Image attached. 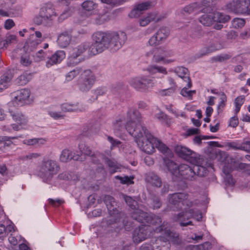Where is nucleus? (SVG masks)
<instances>
[{
	"label": "nucleus",
	"instance_id": "53",
	"mask_svg": "<svg viewBox=\"0 0 250 250\" xmlns=\"http://www.w3.org/2000/svg\"><path fill=\"white\" fill-rule=\"evenodd\" d=\"M48 201L50 205L54 207H59L64 202L63 200L60 199H53L52 198H49Z\"/></svg>",
	"mask_w": 250,
	"mask_h": 250
},
{
	"label": "nucleus",
	"instance_id": "62",
	"mask_svg": "<svg viewBox=\"0 0 250 250\" xmlns=\"http://www.w3.org/2000/svg\"><path fill=\"white\" fill-rule=\"evenodd\" d=\"M70 174L69 172L65 171L58 175V178L60 180H68L70 178Z\"/></svg>",
	"mask_w": 250,
	"mask_h": 250
},
{
	"label": "nucleus",
	"instance_id": "10",
	"mask_svg": "<svg viewBox=\"0 0 250 250\" xmlns=\"http://www.w3.org/2000/svg\"><path fill=\"white\" fill-rule=\"evenodd\" d=\"M57 16V14L53 5L50 3H47L41 7L39 17H36L35 22L40 25L43 21H53Z\"/></svg>",
	"mask_w": 250,
	"mask_h": 250
},
{
	"label": "nucleus",
	"instance_id": "15",
	"mask_svg": "<svg viewBox=\"0 0 250 250\" xmlns=\"http://www.w3.org/2000/svg\"><path fill=\"white\" fill-rule=\"evenodd\" d=\"M155 53L152 58V61L159 63L163 62L164 64L169 63L173 62L172 60H167L166 58L170 57L172 53L162 48H157L154 50Z\"/></svg>",
	"mask_w": 250,
	"mask_h": 250
},
{
	"label": "nucleus",
	"instance_id": "25",
	"mask_svg": "<svg viewBox=\"0 0 250 250\" xmlns=\"http://www.w3.org/2000/svg\"><path fill=\"white\" fill-rule=\"evenodd\" d=\"M99 157H101L104 160L105 164H107L110 168V172L111 174L120 170V165L114 160L109 159L104 156L103 154L100 153H99Z\"/></svg>",
	"mask_w": 250,
	"mask_h": 250
},
{
	"label": "nucleus",
	"instance_id": "4",
	"mask_svg": "<svg viewBox=\"0 0 250 250\" xmlns=\"http://www.w3.org/2000/svg\"><path fill=\"white\" fill-rule=\"evenodd\" d=\"M93 39L94 42L90 50L95 55L107 48L112 51L119 50L125 43L127 37L122 31L97 32L93 35Z\"/></svg>",
	"mask_w": 250,
	"mask_h": 250
},
{
	"label": "nucleus",
	"instance_id": "41",
	"mask_svg": "<svg viewBox=\"0 0 250 250\" xmlns=\"http://www.w3.org/2000/svg\"><path fill=\"white\" fill-rule=\"evenodd\" d=\"M245 101V96L244 95L240 96L235 98L234 101L235 104V113L236 115L240 111L241 106L243 104Z\"/></svg>",
	"mask_w": 250,
	"mask_h": 250
},
{
	"label": "nucleus",
	"instance_id": "37",
	"mask_svg": "<svg viewBox=\"0 0 250 250\" xmlns=\"http://www.w3.org/2000/svg\"><path fill=\"white\" fill-rule=\"evenodd\" d=\"M219 96H220V101L217 105V111L218 113L223 112L225 107L226 106V102L227 101V96L224 92H220L219 93Z\"/></svg>",
	"mask_w": 250,
	"mask_h": 250
},
{
	"label": "nucleus",
	"instance_id": "17",
	"mask_svg": "<svg viewBox=\"0 0 250 250\" xmlns=\"http://www.w3.org/2000/svg\"><path fill=\"white\" fill-rule=\"evenodd\" d=\"M65 57V53L63 50L57 51L54 54L47 56L46 66L50 67L54 64L60 63Z\"/></svg>",
	"mask_w": 250,
	"mask_h": 250
},
{
	"label": "nucleus",
	"instance_id": "29",
	"mask_svg": "<svg viewBox=\"0 0 250 250\" xmlns=\"http://www.w3.org/2000/svg\"><path fill=\"white\" fill-rule=\"evenodd\" d=\"M60 3L61 5H64L66 7L63 12L59 18V20H63L71 15L72 12V9L73 8L69 6L70 3V0H61Z\"/></svg>",
	"mask_w": 250,
	"mask_h": 250
},
{
	"label": "nucleus",
	"instance_id": "31",
	"mask_svg": "<svg viewBox=\"0 0 250 250\" xmlns=\"http://www.w3.org/2000/svg\"><path fill=\"white\" fill-rule=\"evenodd\" d=\"M82 7L85 12L89 15L94 13L97 8V4L92 0H85L82 4Z\"/></svg>",
	"mask_w": 250,
	"mask_h": 250
},
{
	"label": "nucleus",
	"instance_id": "40",
	"mask_svg": "<svg viewBox=\"0 0 250 250\" xmlns=\"http://www.w3.org/2000/svg\"><path fill=\"white\" fill-rule=\"evenodd\" d=\"M155 16L154 14L149 13L146 17H144L140 19L139 23L140 26H145L153 21L155 20Z\"/></svg>",
	"mask_w": 250,
	"mask_h": 250
},
{
	"label": "nucleus",
	"instance_id": "21",
	"mask_svg": "<svg viewBox=\"0 0 250 250\" xmlns=\"http://www.w3.org/2000/svg\"><path fill=\"white\" fill-rule=\"evenodd\" d=\"M228 146L233 150H240L250 153V141H244L241 144L234 141L228 143Z\"/></svg>",
	"mask_w": 250,
	"mask_h": 250
},
{
	"label": "nucleus",
	"instance_id": "22",
	"mask_svg": "<svg viewBox=\"0 0 250 250\" xmlns=\"http://www.w3.org/2000/svg\"><path fill=\"white\" fill-rule=\"evenodd\" d=\"M79 148L81 152V157L82 158V155L83 154L85 156H89L91 157L92 162L95 164H98L99 162V159H96V156H99V153H93L92 150L89 147L86 146L84 144L81 143L79 145Z\"/></svg>",
	"mask_w": 250,
	"mask_h": 250
},
{
	"label": "nucleus",
	"instance_id": "12",
	"mask_svg": "<svg viewBox=\"0 0 250 250\" xmlns=\"http://www.w3.org/2000/svg\"><path fill=\"white\" fill-rule=\"evenodd\" d=\"M250 5V0H232L226 5L227 8L230 12L237 14L247 13Z\"/></svg>",
	"mask_w": 250,
	"mask_h": 250
},
{
	"label": "nucleus",
	"instance_id": "59",
	"mask_svg": "<svg viewBox=\"0 0 250 250\" xmlns=\"http://www.w3.org/2000/svg\"><path fill=\"white\" fill-rule=\"evenodd\" d=\"M239 121L237 116L231 117L229 120V126L235 128L238 125Z\"/></svg>",
	"mask_w": 250,
	"mask_h": 250
},
{
	"label": "nucleus",
	"instance_id": "55",
	"mask_svg": "<svg viewBox=\"0 0 250 250\" xmlns=\"http://www.w3.org/2000/svg\"><path fill=\"white\" fill-rule=\"evenodd\" d=\"M49 115L55 120L63 118L64 115L62 114L61 112H58L55 111H48Z\"/></svg>",
	"mask_w": 250,
	"mask_h": 250
},
{
	"label": "nucleus",
	"instance_id": "61",
	"mask_svg": "<svg viewBox=\"0 0 250 250\" xmlns=\"http://www.w3.org/2000/svg\"><path fill=\"white\" fill-rule=\"evenodd\" d=\"M212 244L211 242L207 241L202 244L199 245L201 250H210L212 249Z\"/></svg>",
	"mask_w": 250,
	"mask_h": 250
},
{
	"label": "nucleus",
	"instance_id": "34",
	"mask_svg": "<svg viewBox=\"0 0 250 250\" xmlns=\"http://www.w3.org/2000/svg\"><path fill=\"white\" fill-rule=\"evenodd\" d=\"M201 6L197 2H194L185 6L183 9V11L186 13L190 14L193 12H197L201 11Z\"/></svg>",
	"mask_w": 250,
	"mask_h": 250
},
{
	"label": "nucleus",
	"instance_id": "43",
	"mask_svg": "<svg viewBox=\"0 0 250 250\" xmlns=\"http://www.w3.org/2000/svg\"><path fill=\"white\" fill-rule=\"evenodd\" d=\"M82 71L81 67H77L73 70L70 71L66 75V80L67 81H70L73 80L76 76L79 75Z\"/></svg>",
	"mask_w": 250,
	"mask_h": 250
},
{
	"label": "nucleus",
	"instance_id": "58",
	"mask_svg": "<svg viewBox=\"0 0 250 250\" xmlns=\"http://www.w3.org/2000/svg\"><path fill=\"white\" fill-rule=\"evenodd\" d=\"M148 43L151 46H156L160 43V41L157 38L156 36L154 35L149 39Z\"/></svg>",
	"mask_w": 250,
	"mask_h": 250
},
{
	"label": "nucleus",
	"instance_id": "27",
	"mask_svg": "<svg viewBox=\"0 0 250 250\" xmlns=\"http://www.w3.org/2000/svg\"><path fill=\"white\" fill-rule=\"evenodd\" d=\"M72 36L68 32L61 33L58 37L57 42L59 45L62 48L67 47L70 43Z\"/></svg>",
	"mask_w": 250,
	"mask_h": 250
},
{
	"label": "nucleus",
	"instance_id": "18",
	"mask_svg": "<svg viewBox=\"0 0 250 250\" xmlns=\"http://www.w3.org/2000/svg\"><path fill=\"white\" fill-rule=\"evenodd\" d=\"M71 160L75 161H83V158L80 156L79 154H76L75 153H73L72 151L67 149L62 150L60 156V161L63 163H66Z\"/></svg>",
	"mask_w": 250,
	"mask_h": 250
},
{
	"label": "nucleus",
	"instance_id": "64",
	"mask_svg": "<svg viewBox=\"0 0 250 250\" xmlns=\"http://www.w3.org/2000/svg\"><path fill=\"white\" fill-rule=\"evenodd\" d=\"M232 171V168L229 164L225 165L223 167V172L225 175L230 174Z\"/></svg>",
	"mask_w": 250,
	"mask_h": 250
},
{
	"label": "nucleus",
	"instance_id": "47",
	"mask_svg": "<svg viewBox=\"0 0 250 250\" xmlns=\"http://www.w3.org/2000/svg\"><path fill=\"white\" fill-rule=\"evenodd\" d=\"M47 53L44 52L43 50H40L34 56V59L36 62H40L41 61L47 60Z\"/></svg>",
	"mask_w": 250,
	"mask_h": 250
},
{
	"label": "nucleus",
	"instance_id": "26",
	"mask_svg": "<svg viewBox=\"0 0 250 250\" xmlns=\"http://www.w3.org/2000/svg\"><path fill=\"white\" fill-rule=\"evenodd\" d=\"M13 76L10 71L3 73L0 78V92L7 88L10 83Z\"/></svg>",
	"mask_w": 250,
	"mask_h": 250
},
{
	"label": "nucleus",
	"instance_id": "1",
	"mask_svg": "<svg viewBox=\"0 0 250 250\" xmlns=\"http://www.w3.org/2000/svg\"><path fill=\"white\" fill-rule=\"evenodd\" d=\"M141 116L139 112L134 107L129 108L127 117L119 118L114 123L115 131L126 130L135 138V142L141 150L148 154L155 150L156 138L153 136L146 128L141 124Z\"/></svg>",
	"mask_w": 250,
	"mask_h": 250
},
{
	"label": "nucleus",
	"instance_id": "16",
	"mask_svg": "<svg viewBox=\"0 0 250 250\" xmlns=\"http://www.w3.org/2000/svg\"><path fill=\"white\" fill-rule=\"evenodd\" d=\"M30 95L28 89H22L14 93L13 102L18 105L22 106L28 103Z\"/></svg>",
	"mask_w": 250,
	"mask_h": 250
},
{
	"label": "nucleus",
	"instance_id": "36",
	"mask_svg": "<svg viewBox=\"0 0 250 250\" xmlns=\"http://www.w3.org/2000/svg\"><path fill=\"white\" fill-rule=\"evenodd\" d=\"M213 14L214 21L220 23H225L229 21L230 19V17L229 16L220 12H216Z\"/></svg>",
	"mask_w": 250,
	"mask_h": 250
},
{
	"label": "nucleus",
	"instance_id": "7",
	"mask_svg": "<svg viewBox=\"0 0 250 250\" xmlns=\"http://www.w3.org/2000/svg\"><path fill=\"white\" fill-rule=\"evenodd\" d=\"M60 169V166L55 160L43 159L39 166L38 174L44 182L48 183L58 173Z\"/></svg>",
	"mask_w": 250,
	"mask_h": 250
},
{
	"label": "nucleus",
	"instance_id": "52",
	"mask_svg": "<svg viewBox=\"0 0 250 250\" xmlns=\"http://www.w3.org/2000/svg\"><path fill=\"white\" fill-rule=\"evenodd\" d=\"M20 62L23 66H28L31 64L32 61L28 55L24 54L21 56Z\"/></svg>",
	"mask_w": 250,
	"mask_h": 250
},
{
	"label": "nucleus",
	"instance_id": "48",
	"mask_svg": "<svg viewBox=\"0 0 250 250\" xmlns=\"http://www.w3.org/2000/svg\"><path fill=\"white\" fill-rule=\"evenodd\" d=\"M245 21L243 19L236 18L233 19L231 21L232 27L234 28H242L245 24Z\"/></svg>",
	"mask_w": 250,
	"mask_h": 250
},
{
	"label": "nucleus",
	"instance_id": "42",
	"mask_svg": "<svg viewBox=\"0 0 250 250\" xmlns=\"http://www.w3.org/2000/svg\"><path fill=\"white\" fill-rule=\"evenodd\" d=\"M155 147L163 154L167 153L170 151L169 148L164 143L156 138Z\"/></svg>",
	"mask_w": 250,
	"mask_h": 250
},
{
	"label": "nucleus",
	"instance_id": "49",
	"mask_svg": "<svg viewBox=\"0 0 250 250\" xmlns=\"http://www.w3.org/2000/svg\"><path fill=\"white\" fill-rule=\"evenodd\" d=\"M41 156V154L38 153H31L25 156H22L20 157V159L23 162L24 161H31L32 162L33 159H37Z\"/></svg>",
	"mask_w": 250,
	"mask_h": 250
},
{
	"label": "nucleus",
	"instance_id": "39",
	"mask_svg": "<svg viewBox=\"0 0 250 250\" xmlns=\"http://www.w3.org/2000/svg\"><path fill=\"white\" fill-rule=\"evenodd\" d=\"M62 111L64 112H74L79 110L78 104H70L68 103H64L61 104Z\"/></svg>",
	"mask_w": 250,
	"mask_h": 250
},
{
	"label": "nucleus",
	"instance_id": "19",
	"mask_svg": "<svg viewBox=\"0 0 250 250\" xmlns=\"http://www.w3.org/2000/svg\"><path fill=\"white\" fill-rule=\"evenodd\" d=\"M9 113L12 119L20 125H25L28 123L27 116L19 110H10Z\"/></svg>",
	"mask_w": 250,
	"mask_h": 250
},
{
	"label": "nucleus",
	"instance_id": "60",
	"mask_svg": "<svg viewBox=\"0 0 250 250\" xmlns=\"http://www.w3.org/2000/svg\"><path fill=\"white\" fill-rule=\"evenodd\" d=\"M15 24L12 19H7L4 22V28L6 29L9 30L15 26Z\"/></svg>",
	"mask_w": 250,
	"mask_h": 250
},
{
	"label": "nucleus",
	"instance_id": "56",
	"mask_svg": "<svg viewBox=\"0 0 250 250\" xmlns=\"http://www.w3.org/2000/svg\"><path fill=\"white\" fill-rule=\"evenodd\" d=\"M224 181L228 185L230 186H234L235 185V181L233 178L232 176L230 174L225 175Z\"/></svg>",
	"mask_w": 250,
	"mask_h": 250
},
{
	"label": "nucleus",
	"instance_id": "24",
	"mask_svg": "<svg viewBox=\"0 0 250 250\" xmlns=\"http://www.w3.org/2000/svg\"><path fill=\"white\" fill-rule=\"evenodd\" d=\"M42 33L40 31H36L35 34L32 35L27 41V45L29 47H31V50L36 48L42 41Z\"/></svg>",
	"mask_w": 250,
	"mask_h": 250
},
{
	"label": "nucleus",
	"instance_id": "54",
	"mask_svg": "<svg viewBox=\"0 0 250 250\" xmlns=\"http://www.w3.org/2000/svg\"><path fill=\"white\" fill-rule=\"evenodd\" d=\"M151 200L153 203V209L159 208L161 207L162 203L159 197L154 196L152 197Z\"/></svg>",
	"mask_w": 250,
	"mask_h": 250
},
{
	"label": "nucleus",
	"instance_id": "23",
	"mask_svg": "<svg viewBox=\"0 0 250 250\" xmlns=\"http://www.w3.org/2000/svg\"><path fill=\"white\" fill-rule=\"evenodd\" d=\"M175 72L179 77L188 83V87H191L192 86V82L189 77V72L187 68L178 67L175 69Z\"/></svg>",
	"mask_w": 250,
	"mask_h": 250
},
{
	"label": "nucleus",
	"instance_id": "51",
	"mask_svg": "<svg viewBox=\"0 0 250 250\" xmlns=\"http://www.w3.org/2000/svg\"><path fill=\"white\" fill-rule=\"evenodd\" d=\"M175 91L174 87H170V88L161 89L159 91V93L162 96H170Z\"/></svg>",
	"mask_w": 250,
	"mask_h": 250
},
{
	"label": "nucleus",
	"instance_id": "6",
	"mask_svg": "<svg viewBox=\"0 0 250 250\" xmlns=\"http://www.w3.org/2000/svg\"><path fill=\"white\" fill-rule=\"evenodd\" d=\"M104 201L108 209L110 218L108 220L109 224H114L120 222L122 220L123 227L126 230H129L132 227V223L126 221L125 223V219H122V214L117 209V203L114 198L108 195H106L104 197Z\"/></svg>",
	"mask_w": 250,
	"mask_h": 250
},
{
	"label": "nucleus",
	"instance_id": "3",
	"mask_svg": "<svg viewBox=\"0 0 250 250\" xmlns=\"http://www.w3.org/2000/svg\"><path fill=\"white\" fill-rule=\"evenodd\" d=\"M148 225H141L135 229L132 234V239L135 243L138 244L152 236L155 233L164 232L163 236H160L158 241L166 243V246L158 247L159 250H169L170 242L174 244L179 243L178 234L167 229L165 227V222L156 225L147 223Z\"/></svg>",
	"mask_w": 250,
	"mask_h": 250
},
{
	"label": "nucleus",
	"instance_id": "11",
	"mask_svg": "<svg viewBox=\"0 0 250 250\" xmlns=\"http://www.w3.org/2000/svg\"><path fill=\"white\" fill-rule=\"evenodd\" d=\"M129 83L136 90L141 91H147L150 87L154 85V83L152 79L148 76H141L132 78Z\"/></svg>",
	"mask_w": 250,
	"mask_h": 250
},
{
	"label": "nucleus",
	"instance_id": "44",
	"mask_svg": "<svg viewBox=\"0 0 250 250\" xmlns=\"http://www.w3.org/2000/svg\"><path fill=\"white\" fill-rule=\"evenodd\" d=\"M115 178L116 179L119 180L120 182L122 184H126L127 185H132L134 184L133 176H125L124 177H122L120 176H116Z\"/></svg>",
	"mask_w": 250,
	"mask_h": 250
},
{
	"label": "nucleus",
	"instance_id": "45",
	"mask_svg": "<svg viewBox=\"0 0 250 250\" xmlns=\"http://www.w3.org/2000/svg\"><path fill=\"white\" fill-rule=\"evenodd\" d=\"M195 165H196L194 166L193 167L195 171L196 172L197 177L205 176L208 173V170L207 168L203 166H198L197 165V164Z\"/></svg>",
	"mask_w": 250,
	"mask_h": 250
},
{
	"label": "nucleus",
	"instance_id": "35",
	"mask_svg": "<svg viewBox=\"0 0 250 250\" xmlns=\"http://www.w3.org/2000/svg\"><path fill=\"white\" fill-rule=\"evenodd\" d=\"M31 79V75L30 74L23 73L17 78L16 83L20 85H24L26 84Z\"/></svg>",
	"mask_w": 250,
	"mask_h": 250
},
{
	"label": "nucleus",
	"instance_id": "13",
	"mask_svg": "<svg viewBox=\"0 0 250 250\" xmlns=\"http://www.w3.org/2000/svg\"><path fill=\"white\" fill-rule=\"evenodd\" d=\"M90 47L91 45L89 46L88 43L84 42L78 45L76 47L74 48L70 54L69 61L67 62L68 65L69 66L76 65L79 62L75 61V60L78 57L84 53L88 48H89V51L90 53L93 55L90 50Z\"/></svg>",
	"mask_w": 250,
	"mask_h": 250
},
{
	"label": "nucleus",
	"instance_id": "32",
	"mask_svg": "<svg viewBox=\"0 0 250 250\" xmlns=\"http://www.w3.org/2000/svg\"><path fill=\"white\" fill-rule=\"evenodd\" d=\"M218 0H202L200 6L201 8L205 7L204 8H201V11L203 13L210 12L212 10L211 8L216 5Z\"/></svg>",
	"mask_w": 250,
	"mask_h": 250
},
{
	"label": "nucleus",
	"instance_id": "50",
	"mask_svg": "<svg viewBox=\"0 0 250 250\" xmlns=\"http://www.w3.org/2000/svg\"><path fill=\"white\" fill-rule=\"evenodd\" d=\"M108 141L111 144L110 150H112L116 147H118L121 144V142L117 139H114L112 137L108 136L107 137Z\"/></svg>",
	"mask_w": 250,
	"mask_h": 250
},
{
	"label": "nucleus",
	"instance_id": "2",
	"mask_svg": "<svg viewBox=\"0 0 250 250\" xmlns=\"http://www.w3.org/2000/svg\"><path fill=\"white\" fill-rule=\"evenodd\" d=\"M167 200L169 205L173 210L180 211L183 210V209H184L185 211H181L174 215L172 217L173 221L180 222L181 226L186 227L192 225V222L191 221L187 222H184L185 216L187 214H188L187 219L191 218H194L197 221H200L202 219V216L199 210H195L193 208H190L195 203L188 193L186 192H175L169 194L168 195Z\"/></svg>",
	"mask_w": 250,
	"mask_h": 250
},
{
	"label": "nucleus",
	"instance_id": "30",
	"mask_svg": "<svg viewBox=\"0 0 250 250\" xmlns=\"http://www.w3.org/2000/svg\"><path fill=\"white\" fill-rule=\"evenodd\" d=\"M164 161L168 170L171 173V174L176 177L178 176L180 169V165L178 166L177 164L173 161L168 159H164Z\"/></svg>",
	"mask_w": 250,
	"mask_h": 250
},
{
	"label": "nucleus",
	"instance_id": "20",
	"mask_svg": "<svg viewBox=\"0 0 250 250\" xmlns=\"http://www.w3.org/2000/svg\"><path fill=\"white\" fill-rule=\"evenodd\" d=\"M150 5V2L148 1L135 5L133 9L129 13L128 16L131 18L138 17L143 11L148 9Z\"/></svg>",
	"mask_w": 250,
	"mask_h": 250
},
{
	"label": "nucleus",
	"instance_id": "28",
	"mask_svg": "<svg viewBox=\"0 0 250 250\" xmlns=\"http://www.w3.org/2000/svg\"><path fill=\"white\" fill-rule=\"evenodd\" d=\"M146 181L155 187H160L162 184L161 179L154 173L150 172L146 174Z\"/></svg>",
	"mask_w": 250,
	"mask_h": 250
},
{
	"label": "nucleus",
	"instance_id": "57",
	"mask_svg": "<svg viewBox=\"0 0 250 250\" xmlns=\"http://www.w3.org/2000/svg\"><path fill=\"white\" fill-rule=\"evenodd\" d=\"M106 89L104 87H99L94 90V94L96 96V99H97L98 96H102L106 93Z\"/></svg>",
	"mask_w": 250,
	"mask_h": 250
},
{
	"label": "nucleus",
	"instance_id": "14",
	"mask_svg": "<svg viewBox=\"0 0 250 250\" xmlns=\"http://www.w3.org/2000/svg\"><path fill=\"white\" fill-rule=\"evenodd\" d=\"M181 176L184 179L194 181L197 178L196 172L194 167L189 166L186 164H181L180 165V169L177 177Z\"/></svg>",
	"mask_w": 250,
	"mask_h": 250
},
{
	"label": "nucleus",
	"instance_id": "63",
	"mask_svg": "<svg viewBox=\"0 0 250 250\" xmlns=\"http://www.w3.org/2000/svg\"><path fill=\"white\" fill-rule=\"evenodd\" d=\"M155 69H156V73H162V74H167V69L166 68L163 67V66H159V65H156L155 64Z\"/></svg>",
	"mask_w": 250,
	"mask_h": 250
},
{
	"label": "nucleus",
	"instance_id": "5",
	"mask_svg": "<svg viewBox=\"0 0 250 250\" xmlns=\"http://www.w3.org/2000/svg\"><path fill=\"white\" fill-rule=\"evenodd\" d=\"M122 196L127 206L133 210L131 213L133 219L139 222L149 223L153 225L162 223V219L160 217L154 214H149L142 210V208L147 210V208L144 205H139L137 197L133 198L124 194H122Z\"/></svg>",
	"mask_w": 250,
	"mask_h": 250
},
{
	"label": "nucleus",
	"instance_id": "46",
	"mask_svg": "<svg viewBox=\"0 0 250 250\" xmlns=\"http://www.w3.org/2000/svg\"><path fill=\"white\" fill-rule=\"evenodd\" d=\"M190 87H188V83L186 86L182 88L180 94L185 97H187L188 99H192V96L195 94L196 90H188Z\"/></svg>",
	"mask_w": 250,
	"mask_h": 250
},
{
	"label": "nucleus",
	"instance_id": "9",
	"mask_svg": "<svg viewBox=\"0 0 250 250\" xmlns=\"http://www.w3.org/2000/svg\"><path fill=\"white\" fill-rule=\"evenodd\" d=\"M174 151L181 158L193 164L198 163L199 155L186 146L177 145L174 147Z\"/></svg>",
	"mask_w": 250,
	"mask_h": 250
},
{
	"label": "nucleus",
	"instance_id": "8",
	"mask_svg": "<svg viewBox=\"0 0 250 250\" xmlns=\"http://www.w3.org/2000/svg\"><path fill=\"white\" fill-rule=\"evenodd\" d=\"M96 77L93 72L90 69L84 70L80 75L78 86L80 90L83 92L89 91L93 86Z\"/></svg>",
	"mask_w": 250,
	"mask_h": 250
},
{
	"label": "nucleus",
	"instance_id": "38",
	"mask_svg": "<svg viewBox=\"0 0 250 250\" xmlns=\"http://www.w3.org/2000/svg\"><path fill=\"white\" fill-rule=\"evenodd\" d=\"M169 30L167 27H162L159 29V30L155 34L160 42H163L167 39L169 35Z\"/></svg>",
	"mask_w": 250,
	"mask_h": 250
},
{
	"label": "nucleus",
	"instance_id": "33",
	"mask_svg": "<svg viewBox=\"0 0 250 250\" xmlns=\"http://www.w3.org/2000/svg\"><path fill=\"white\" fill-rule=\"evenodd\" d=\"M199 21L203 25L207 26L211 25L214 21L213 14H204L199 19Z\"/></svg>",
	"mask_w": 250,
	"mask_h": 250
}]
</instances>
